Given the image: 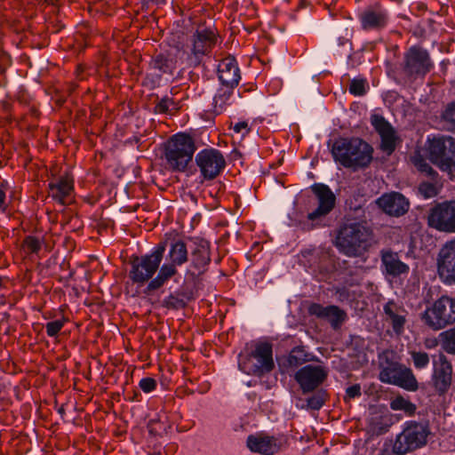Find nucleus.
<instances>
[{"mask_svg": "<svg viewBox=\"0 0 455 455\" xmlns=\"http://www.w3.org/2000/svg\"><path fill=\"white\" fill-rule=\"evenodd\" d=\"M331 154L345 168L358 171L371 164L373 148L360 138H340L333 143Z\"/></svg>", "mask_w": 455, "mask_h": 455, "instance_id": "1", "label": "nucleus"}, {"mask_svg": "<svg viewBox=\"0 0 455 455\" xmlns=\"http://www.w3.org/2000/svg\"><path fill=\"white\" fill-rule=\"evenodd\" d=\"M334 244L347 257H361L372 244V233L362 223H345L338 230Z\"/></svg>", "mask_w": 455, "mask_h": 455, "instance_id": "2", "label": "nucleus"}, {"mask_svg": "<svg viewBox=\"0 0 455 455\" xmlns=\"http://www.w3.org/2000/svg\"><path fill=\"white\" fill-rule=\"evenodd\" d=\"M274 366L272 345L266 341L247 343L238 355V368L247 375L261 376Z\"/></svg>", "mask_w": 455, "mask_h": 455, "instance_id": "3", "label": "nucleus"}, {"mask_svg": "<svg viewBox=\"0 0 455 455\" xmlns=\"http://www.w3.org/2000/svg\"><path fill=\"white\" fill-rule=\"evenodd\" d=\"M165 248V243H160L155 246L150 252L141 257H135L131 261L129 277L132 283L142 286L146 283H149L154 279V275L157 270L159 271L162 266L161 262Z\"/></svg>", "mask_w": 455, "mask_h": 455, "instance_id": "4", "label": "nucleus"}, {"mask_svg": "<svg viewBox=\"0 0 455 455\" xmlns=\"http://www.w3.org/2000/svg\"><path fill=\"white\" fill-rule=\"evenodd\" d=\"M188 260V251L182 240H175L170 243L164 262L162 264L157 275L148 284V291L161 288L167 281L178 274V267Z\"/></svg>", "mask_w": 455, "mask_h": 455, "instance_id": "5", "label": "nucleus"}, {"mask_svg": "<svg viewBox=\"0 0 455 455\" xmlns=\"http://www.w3.org/2000/svg\"><path fill=\"white\" fill-rule=\"evenodd\" d=\"M196 151L193 138L185 133L173 135L166 143L165 159L173 171L183 172Z\"/></svg>", "mask_w": 455, "mask_h": 455, "instance_id": "6", "label": "nucleus"}, {"mask_svg": "<svg viewBox=\"0 0 455 455\" xmlns=\"http://www.w3.org/2000/svg\"><path fill=\"white\" fill-rule=\"evenodd\" d=\"M428 140L430 160L452 179L455 176V139L437 136Z\"/></svg>", "mask_w": 455, "mask_h": 455, "instance_id": "7", "label": "nucleus"}, {"mask_svg": "<svg viewBox=\"0 0 455 455\" xmlns=\"http://www.w3.org/2000/svg\"><path fill=\"white\" fill-rule=\"evenodd\" d=\"M429 429L427 425L415 421L406 422L403 431L396 436L395 451L405 455L427 443Z\"/></svg>", "mask_w": 455, "mask_h": 455, "instance_id": "8", "label": "nucleus"}, {"mask_svg": "<svg viewBox=\"0 0 455 455\" xmlns=\"http://www.w3.org/2000/svg\"><path fill=\"white\" fill-rule=\"evenodd\" d=\"M379 379L381 382L395 385L409 391L418 388V381L412 371L399 363H387L382 365Z\"/></svg>", "mask_w": 455, "mask_h": 455, "instance_id": "9", "label": "nucleus"}, {"mask_svg": "<svg viewBox=\"0 0 455 455\" xmlns=\"http://www.w3.org/2000/svg\"><path fill=\"white\" fill-rule=\"evenodd\" d=\"M449 296L443 295L421 315L422 322L430 329L438 331L454 323L450 312Z\"/></svg>", "mask_w": 455, "mask_h": 455, "instance_id": "10", "label": "nucleus"}, {"mask_svg": "<svg viewBox=\"0 0 455 455\" xmlns=\"http://www.w3.org/2000/svg\"><path fill=\"white\" fill-rule=\"evenodd\" d=\"M217 43L214 31L203 28L197 29L193 35L188 54L187 62L191 67L198 66L204 55L208 54Z\"/></svg>", "mask_w": 455, "mask_h": 455, "instance_id": "11", "label": "nucleus"}, {"mask_svg": "<svg viewBox=\"0 0 455 455\" xmlns=\"http://www.w3.org/2000/svg\"><path fill=\"white\" fill-rule=\"evenodd\" d=\"M427 222L438 231L455 233V200L444 201L431 208Z\"/></svg>", "mask_w": 455, "mask_h": 455, "instance_id": "12", "label": "nucleus"}, {"mask_svg": "<svg viewBox=\"0 0 455 455\" xmlns=\"http://www.w3.org/2000/svg\"><path fill=\"white\" fill-rule=\"evenodd\" d=\"M196 164L204 180H212L220 174L226 166L222 153L216 148H204L196 156Z\"/></svg>", "mask_w": 455, "mask_h": 455, "instance_id": "13", "label": "nucleus"}, {"mask_svg": "<svg viewBox=\"0 0 455 455\" xmlns=\"http://www.w3.org/2000/svg\"><path fill=\"white\" fill-rule=\"evenodd\" d=\"M328 371L320 364H307L295 373V379L303 393L317 388L327 378Z\"/></svg>", "mask_w": 455, "mask_h": 455, "instance_id": "14", "label": "nucleus"}, {"mask_svg": "<svg viewBox=\"0 0 455 455\" xmlns=\"http://www.w3.org/2000/svg\"><path fill=\"white\" fill-rule=\"evenodd\" d=\"M283 437L267 435L263 433L250 435L246 440L247 448L254 453L275 455L284 447Z\"/></svg>", "mask_w": 455, "mask_h": 455, "instance_id": "15", "label": "nucleus"}, {"mask_svg": "<svg viewBox=\"0 0 455 455\" xmlns=\"http://www.w3.org/2000/svg\"><path fill=\"white\" fill-rule=\"evenodd\" d=\"M437 272L444 283H455V238L447 242L440 250Z\"/></svg>", "mask_w": 455, "mask_h": 455, "instance_id": "16", "label": "nucleus"}, {"mask_svg": "<svg viewBox=\"0 0 455 455\" xmlns=\"http://www.w3.org/2000/svg\"><path fill=\"white\" fill-rule=\"evenodd\" d=\"M316 199L317 207L308 212L309 220H318L331 212L334 208L336 197L331 188L323 184H315L312 187Z\"/></svg>", "mask_w": 455, "mask_h": 455, "instance_id": "17", "label": "nucleus"}, {"mask_svg": "<svg viewBox=\"0 0 455 455\" xmlns=\"http://www.w3.org/2000/svg\"><path fill=\"white\" fill-rule=\"evenodd\" d=\"M405 60V71L411 76H425L433 68L427 52L419 47H411Z\"/></svg>", "mask_w": 455, "mask_h": 455, "instance_id": "18", "label": "nucleus"}, {"mask_svg": "<svg viewBox=\"0 0 455 455\" xmlns=\"http://www.w3.org/2000/svg\"><path fill=\"white\" fill-rule=\"evenodd\" d=\"M371 125L379 133L381 139V149L390 155L395 149L397 136L393 126L379 115H372L371 117Z\"/></svg>", "mask_w": 455, "mask_h": 455, "instance_id": "19", "label": "nucleus"}, {"mask_svg": "<svg viewBox=\"0 0 455 455\" xmlns=\"http://www.w3.org/2000/svg\"><path fill=\"white\" fill-rule=\"evenodd\" d=\"M74 192V180L66 173L49 183V195L60 204H66L71 200Z\"/></svg>", "mask_w": 455, "mask_h": 455, "instance_id": "20", "label": "nucleus"}, {"mask_svg": "<svg viewBox=\"0 0 455 455\" xmlns=\"http://www.w3.org/2000/svg\"><path fill=\"white\" fill-rule=\"evenodd\" d=\"M362 28L365 30L379 29L384 28L388 20L386 9L376 4L363 11L359 15Z\"/></svg>", "mask_w": 455, "mask_h": 455, "instance_id": "21", "label": "nucleus"}, {"mask_svg": "<svg viewBox=\"0 0 455 455\" xmlns=\"http://www.w3.org/2000/svg\"><path fill=\"white\" fill-rule=\"evenodd\" d=\"M308 313L328 321L334 329L339 327L347 318L346 312L334 305L324 307L318 303H313L308 307Z\"/></svg>", "mask_w": 455, "mask_h": 455, "instance_id": "22", "label": "nucleus"}, {"mask_svg": "<svg viewBox=\"0 0 455 455\" xmlns=\"http://www.w3.org/2000/svg\"><path fill=\"white\" fill-rule=\"evenodd\" d=\"M379 206L388 215L401 216L409 210L408 200L400 193L385 194L378 199Z\"/></svg>", "mask_w": 455, "mask_h": 455, "instance_id": "23", "label": "nucleus"}, {"mask_svg": "<svg viewBox=\"0 0 455 455\" xmlns=\"http://www.w3.org/2000/svg\"><path fill=\"white\" fill-rule=\"evenodd\" d=\"M452 367L445 355H439V365L435 368L433 374V383L439 394H444L448 391L451 384Z\"/></svg>", "mask_w": 455, "mask_h": 455, "instance_id": "24", "label": "nucleus"}, {"mask_svg": "<svg viewBox=\"0 0 455 455\" xmlns=\"http://www.w3.org/2000/svg\"><path fill=\"white\" fill-rule=\"evenodd\" d=\"M220 85L235 88L240 80V72L234 59L223 60L218 67Z\"/></svg>", "mask_w": 455, "mask_h": 455, "instance_id": "25", "label": "nucleus"}, {"mask_svg": "<svg viewBox=\"0 0 455 455\" xmlns=\"http://www.w3.org/2000/svg\"><path fill=\"white\" fill-rule=\"evenodd\" d=\"M381 262L385 272L390 275L397 276L409 272V266L400 260L397 253L389 251H382Z\"/></svg>", "mask_w": 455, "mask_h": 455, "instance_id": "26", "label": "nucleus"}, {"mask_svg": "<svg viewBox=\"0 0 455 455\" xmlns=\"http://www.w3.org/2000/svg\"><path fill=\"white\" fill-rule=\"evenodd\" d=\"M384 312L387 320L390 321L394 331L397 334L402 333L406 321L405 309L393 301H388L384 307Z\"/></svg>", "mask_w": 455, "mask_h": 455, "instance_id": "27", "label": "nucleus"}, {"mask_svg": "<svg viewBox=\"0 0 455 455\" xmlns=\"http://www.w3.org/2000/svg\"><path fill=\"white\" fill-rule=\"evenodd\" d=\"M234 98V88L220 85L216 91L212 101V112L216 115L223 113L231 105Z\"/></svg>", "mask_w": 455, "mask_h": 455, "instance_id": "28", "label": "nucleus"}, {"mask_svg": "<svg viewBox=\"0 0 455 455\" xmlns=\"http://www.w3.org/2000/svg\"><path fill=\"white\" fill-rule=\"evenodd\" d=\"M192 264L199 270L204 268L211 260L210 244L205 240H200L196 243V247L192 251Z\"/></svg>", "mask_w": 455, "mask_h": 455, "instance_id": "29", "label": "nucleus"}, {"mask_svg": "<svg viewBox=\"0 0 455 455\" xmlns=\"http://www.w3.org/2000/svg\"><path fill=\"white\" fill-rule=\"evenodd\" d=\"M176 64L177 60L172 53L158 54L151 62L153 68L159 70L161 73H172Z\"/></svg>", "mask_w": 455, "mask_h": 455, "instance_id": "30", "label": "nucleus"}, {"mask_svg": "<svg viewBox=\"0 0 455 455\" xmlns=\"http://www.w3.org/2000/svg\"><path fill=\"white\" fill-rule=\"evenodd\" d=\"M390 408L393 411H402L407 416H412L417 409L414 403L402 395L395 396L391 400Z\"/></svg>", "mask_w": 455, "mask_h": 455, "instance_id": "31", "label": "nucleus"}, {"mask_svg": "<svg viewBox=\"0 0 455 455\" xmlns=\"http://www.w3.org/2000/svg\"><path fill=\"white\" fill-rule=\"evenodd\" d=\"M326 399L327 394L324 391L320 390L308 397L306 401V404H298L297 407L300 409L318 411L323 406Z\"/></svg>", "mask_w": 455, "mask_h": 455, "instance_id": "32", "label": "nucleus"}, {"mask_svg": "<svg viewBox=\"0 0 455 455\" xmlns=\"http://www.w3.org/2000/svg\"><path fill=\"white\" fill-rule=\"evenodd\" d=\"M437 176L431 177L432 181H423L419 186V193L426 199L435 196L441 188V184L435 179Z\"/></svg>", "mask_w": 455, "mask_h": 455, "instance_id": "33", "label": "nucleus"}, {"mask_svg": "<svg viewBox=\"0 0 455 455\" xmlns=\"http://www.w3.org/2000/svg\"><path fill=\"white\" fill-rule=\"evenodd\" d=\"M443 129L455 132V102L447 106L441 116Z\"/></svg>", "mask_w": 455, "mask_h": 455, "instance_id": "34", "label": "nucleus"}, {"mask_svg": "<svg viewBox=\"0 0 455 455\" xmlns=\"http://www.w3.org/2000/svg\"><path fill=\"white\" fill-rule=\"evenodd\" d=\"M442 348L448 354H455V327L439 335Z\"/></svg>", "mask_w": 455, "mask_h": 455, "instance_id": "35", "label": "nucleus"}, {"mask_svg": "<svg viewBox=\"0 0 455 455\" xmlns=\"http://www.w3.org/2000/svg\"><path fill=\"white\" fill-rule=\"evenodd\" d=\"M369 88L367 81L362 78H355L349 85V92L355 96H363Z\"/></svg>", "mask_w": 455, "mask_h": 455, "instance_id": "36", "label": "nucleus"}, {"mask_svg": "<svg viewBox=\"0 0 455 455\" xmlns=\"http://www.w3.org/2000/svg\"><path fill=\"white\" fill-rule=\"evenodd\" d=\"M410 355L415 368L424 369L428 365L429 356L426 352L411 351Z\"/></svg>", "mask_w": 455, "mask_h": 455, "instance_id": "37", "label": "nucleus"}, {"mask_svg": "<svg viewBox=\"0 0 455 455\" xmlns=\"http://www.w3.org/2000/svg\"><path fill=\"white\" fill-rule=\"evenodd\" d=\"M178 108V104L171 98L162 99L156 106V110L159 113H166Z\"/></svg>", "mask_w": 455, "mask_h": 455, "instance_id": "38", "label": "nucleus"}, {"mask_svg": "<svg viewBox=\"0 0 455 455\" xmlns=\"http://www.w3.org/2000/svg\"><path fill=\"white\" fill-rule=\"evenodd\" d=\"M65 323L64 319H58L49 322L45 325L46 333L49 337H55L60 331L63 328Z\"/></svg>", "mask_w": 455, "mask_h": 455, "instance_id": "39", "label": "nucleus"}, {"mask_svg": "<svg viewBox=\"0 0 455 455\" xmlns=\"http://www.w3.org/2000/svg\"><path fill=\"white\" fill-rule=\"evenodd\" d=\"M231 129L235 133L240 134L243 138L251 131V127L247 121H239L235 124H231Z\"/></svg>", "mask_w": 455, "mask_h": 455, "instance_id": "40", "label": "nucleus"}, {"mask_svg": "<svg viewBox=\"0 0 455 455\" xmlns=\"http://www.w3.org/2000/svg\"><path fill=\"white\" fill-rule=\"evenodd\" d=\"M41 240L35 236H28L24 240V247L29 252L36 253L41 249Z\"/></svg>", "mask_w": 455, "mask_h": 455, "instance_id": "41", "label": "nucleus"}, {"mask_svg": "<svg viewBox=\"0 0 455 455\" xmlns=\"http://www.w3.org/2000/svg\"><path fill=\"white\" fill-rule=\"evenodd\" d=\"M140 387L145 393H150L156 387V381L152 378H144L139 383Z\"/></svg>", "mask_w": 455, "mask_h": 455, "instance_id": "42", "label": "nucleus"}, {"mask_svg": "<svg viewBox=\"0 0 455 455\" xmlns=\"http://www.w3.org/2000/svg\"><path fill=\"white\" fill-rule=\"evenodd\" d=\"M361 395H362L361 387H360V385L355 384V385L348 387L346 389L345 400L347 401L350 399H354L355 397L361 396Z\"/></svg>", "mask_w": 455, "mask_h": 455, "instance_id": "43", "label": "nucleus"}, {"mask_svg": "<svg viewBox=\"0 0 455 455\" xmlns=\"http://www.w3.org/2000/svg\"><path fill=\"white\" fill-rule=\"evenodd\" d=\"M416 166L421 172H425L430 177L437 176V173L432 169V167L424 161H419L415 163Z\"/></svg>", "mask_w": 455, "mask_h": 455, "instance_id": "44", "label": "nucleus"}, {"mask_svg": "<svg viewBox=\"0 0 455 455\" xmlns=\"http://www.w3.org/2000/svg\"><path fill=\"white\" fill-rule=\"evenodd\" d=\"M8 206L6 199V188L3 184L0 185V212H4Z\"/></svg>", "mask_w": 455, "mask_h": 455, "instance_id": "45", "label": "nucleus"}, {"mask_svg": "<svg viewBox=\"0 0 455 455\" xmlns=\"http://www.w3.org/2000/svg\"><path fill=\"white\" fill-rule=\"evenodd\" d=\"M379 455H398L396 451H395V443L393 444V447H391L390 444L385 443Z\"/></svg>", "mask_w": 455, "mask_h": 455, "instance_id": "46", "label": "nucleus"}, {"mask_svg": "<svg viewBox=\"0 0 455 455\" xmlns=\"http://www.w3.org/2000/svg\"><path fill=\"white\" fill-rule=\"evenodd\" d=\"M301 351L299 349V348H294L291 353L290 354V356H289V362L290 363H298V358H297V355L296 354H299L300 353Z\"/></svg>", "mask_w": 455, "mask_h": 455, "instance_id": "47", "label": "nucleus"}, {"mask_svg": "<svg viewBox=\"0 0 455 455\" xmlns=\"http://www.w3.org/2000/svg\"><path fill=\"white\" fill-rule=\"evenodd\" d=\"M449 305H450V308H451L450 312L451 313L453 321L455 322V297L454 298L449 297Z\"/></svg>", "mask_w": 455, "mask_h": 455, "instance_id": "48", "label": "nucleus"}, {"mask_svg": "<svg viewBox=\"0 0 455 455\" xmlns=\"http://www.w3.org/2000/svg\"><path fill=\"white\" fill-rule=\"evenodd\" d=\"M438 344V341L434 339H427L426 342H425V346L427 348H434L435 347H436Z\"/></svg>", "mask_w": 455, "mask_h": 455, "instance_id": "49", "label": "nucleus"}]
</instances>
